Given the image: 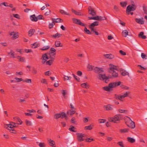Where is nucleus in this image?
<instances>
[{"instance_id": "20e7f679", "label": "nucleus", "mask_w": 147, "mask_h": 147, "mask_svg": "<svg viewBox=\"0 0 147 147\" xmlns=\"http://www.w3.org/2000/svg\"><path fill=\"white\" fill-rule=\"evenodd\" d=\"M136 6L134 3L131 5H129L127 7L126 12L128 15L130 14V12L131 11H133L136 10Z\"/></svg>"}, {"instance_id": "de8ad7c7", "label": "nucleus", "mask_w": 147, "mask_h": 147, "mask_svg": "<svg viewBox=\"0 0 147 147\" xmlns=\"http://www.w3.org/2000/svg\"><path fill=\"white\" fill-rule=\"evenodd\" d=\"M121 74L123 76H124L126 75H128L129 74L126 71H124L121 73Z\"/></svg>"}, {"instance_id": "3c124183", "label": "nucleus", "mask_w": 147, "mask_h": 147, "mask_svg": "<svg viewBox=\"0 0 147 147\" xmlns=\"http://www.w3.org/2000/svg\"><path fill=\"white\" fill-rule=\"evenodd\" d=\"M72 75L74 77L76 80L78 82H80V78H79L77 76H75L74 74H73Z\"/></svg>"}, {"instance_id": "2eb2a0df", "label": "nucleus", "mask_w": 147, "mask_h": 147, "mask_svg": "<svg viewBox=\"0 0 147 147\" xmlns=\"http://www.w3.org/2000/svg\"><path fill=\"white\" fill-rule=\"evenodd\" d=\"M89 14L92 16H94L96 14V12L91 7H89L88 8Z\"/></svg>"}, {"instance_id": "9b49d317", "label": "nucleus", "mask_w": 147, "mask_h": 147, "mask_svg": "<svg viewBox=\"0 0 147 147\" xmlns=\"http://www.w3.org/2000/svg\"><path fill=\"white\" fill-rule=\"evenodd\" d=\"M77 135V139L78 141L82 142L84 141V139L83 138L85 136V134L82 133H78Z\"/></svg>"}, {"instance_id": "0e129e2a", "label": "nucleus", "mask_w": 147, "mask_h": 147, "mask_svg": "<svg viewBox=\"0 0 147 147\" xmlns=\"http://www.w3.org/2000/svg\"><path fill=\"white\" fill-rule=\"evenodd\" d=\"M117 144H118L121 147H124L123 144V143L122 142H117Z\"/></svg>"}, {"instance_id": "79ce46f5", "label": "nucleus", "mask_w": 147, "mask_h": 147, "mask_svg": "<svg viewBox=\"0 0 147 147\" xmlns=\"http://www.w3.org/2000/svg\"><path fill=\"white\" fill-rule=\"evenodd\" d=\"M25 123L26 125L27 126H31L32 125V123L30 121L26 120Z\"/></svg>"}, {"instance_id": "f8f14e48", "label": "nucleus", "mask_w": 147, "mask_h": 147, "mask_svg": "<svg viewBox=\"0 0 147 147\" xmlns=\"http://www.w3.org/2000/svg\"><path fill=\"white\" fill-rule=\"evenodd\" d=\"M94 72L97 73H100L103 72V70L102 68L96 67L93 69Z\"/></svg>"}, {"instance_id": "c9c22d12", "label": "nucleus", "mask_w": 147, "mask_h": 147, "mask_svg": "<svg viewBox=\"0 0 147 147\" xmlns=\"http://www.w3.org/2000/svg\"><path fill=\"white\" fill-rule=\"evenodd\" d=\"M60 13L62 14H64L67 16H70V14L69 13H67L64 10L62 9L60 10Z\"/></svg>"}, {"instance_id": "a878e982", "label": "nucleus", "mask_w": 147, "mask_h": 147, "mask_svg": "<svg viewBox=\"0 0 147 147\" xmlns=\"http://www.w3.org/2000/svg\"><path fill=\"white\" fill-rule=\"evenodd\" d=\"M71 11L72 12L76 15L79 16L82 15V14L80 12L77 11L75 10H74L73 9H72Z\"/></svg>"}, {"instance_id": "69168bd1", "label": "nucleus", "mask_w": 147, "mask_h": 147, "mask_svg": "<svg viewBox=\"0 0 147 147\" xmlns=\"http://www.w3.org/2000/svg\"><path fill=\"white\" fill-rule=\"evenodd\" d=\"M119 52L120 53L123 55H126V53L122 51V50H120Z\"/></svg>"}, {"instance_id": "680f3d73", "label": "nucleus", "mask_w": 147, "mask_h": 147, "mask_svg": "<svg viewBox=\"0 0 147 147\" xmlns=\"http://www.w3.org/2000/svg\"><path fill=\"white\" fill-rule=\"evenodd\" d=\"M141 56L142 58L143 59H147L146 58V57H147L146 55L143 53H141Z\"/></svg>"}, {"instance_id": "1a4fd4ad", "label": "nucleus", "mask_w": 147, "mask_h": 147, "mask_svg": "<svg viewBox=\"0 0 147 147\" xmlns=\"http://www.w3.org/2000/svg\"><path fill=\"white\" fill-rule=\"evenodd\" d=\"M72 20L73 21V23L75 24L81 25L82 26H85L86 24L82 23L81 22L80 20L75 18H73L72 19Z\"/></svg>"}, {"instance_id": "13d9d810", "label": "nucleus", "mask_w": 147, "mask_h": 147, "mask_svg": "<svg viewBox=\"0 0 147 147\" xmlns=\"http://www.w3.org/2000/svg\"><path fill=\"white\" fill-rule=\"evenodd\" d=\"M38 146L39 147H45V144L44 143L40 142L38 144Z\"/></svg>"}, {"instance_id": "6e6d98bb", "label": "nucleus", "mask_w": 147, "mask_h": 147, "mask_svg": "<svg viewBox=\"0 0 147 147\" xmlns=\"http://www.w3.org/2000/svg\"><path fill=\"white\" fill-rule=\"evenodd\" d=\"M94 66L91 65H88V68L89 70H93L94 69Z\"/></svg>"}, {"instance_id": "39448f33", "label": "nucleus", "mask_w": 147, "mask_h": 147, "mask_svg": "<svg viewBox=\"0 0 147 147\" xmlns=\"http://www.w3.org/2000/svg\"><path fill=\"white\" fill-rule=\"evenodd\" d=\"M98 78L100 80H105V82L107 83L109 81V79L111 78V77L106 76L105 74H99Z\"/></svg>"}, {"instance_id": "774afa93", "label": "nucleus", "mask_w": 147, "mask_h": 147, "mask_svg": "<svg viewBox=\"0 0 147 147\" xmlns=\"http://www.w3.org/2000/svg\"><path fill=\"white\" fill-rule=\"evenodd\" d=\"M106 120L104 119H101L99 120V122L100 123H103L105 122Z\"/></svg>"}, {"instance_id": "37998d69", "label": "nucleus", "mask_w": 147, "mask_h": 147, "mask_svg": "<svg viewBox=\"0 0 147 147\" xmlns=\"http://www.w3.org/2000/svg\"><path fill=\"white\" fill-rule=\"evenodd\" d=\"M32 48L34 49L37 48L38 45V43L36 42L32 44Z\"/></svg>"}, {"instance_id": "423d86ee", "label": "nucleus", "mask_w": 147, "mask_h": 147, "mask_svg": "<svg viewBox=\"0 0 147 147\" xmlns=\"http://www.w3.org/2000/svg\"><path fill=\"white\" fill-rule=\"evenodd\" d=\"M130 94V92L129 91H127L126 92L124 93L122 95H118L115 94V98L117 99H118L120 100H122L124 98L128 97L129 95Z\"/></svg>"}, {"instance_id": "7c9ffc66", "label": "nucleus", "mask_w": 147, "mask_h": 147, "mask_svg": "<svg viewBox=\"0 0 147 147\" xmlns=\"http://www.w3.org/2000/svg\"><path fill=\"white\" fill-rule=\"evenodd\" d=\"M144 32H140L138 35L139 37H141L142 39H145L146 38V36L144 35Z\"/></svg>"}, {"instance_id": "c85d7f7f", "label": "nucleus", "mask_w": 147, "mask_h": 147, "mask_svg": "<svg viewBox=\"0 0 147 147\" xmlns=\"http://www.w3.org/2000/svg\"><path fill=\"white\" fill-rule=\"evenodd\" d=\"M129 131V129L127 128L121 129L119 130V131L121 133H124L128 132Z\"/></svg>"}, {"instance_id": "bf43d9fd", "label": "nucleus", "mask_w": 147, "mask_h": 147, "mask_svg": "<svg viewBox=\"0 0 147 147\" xmlns=\"http://www.w3.org/2000/svg\"><path fill=\"white\" fill-rule=\"evenodd\" d=\"M3 5L5 7H8V4L6 2H2L0 4V6H1L2 5Z\"/></svg>"}, {"instance_id": "4be33fe9", "label": "nucleus", "mask_w": 147, "mask_h": 147, "mask_svg": "<svg viewBox=\"0 0 147 147\" xmlns=\"http://www.w3.org/2000/svg\"><path fill=\"white\" fill-rule=\"evenodd\" d=\"M48 55L49 59L54 60L55 57V54L48 53Z\"/></svg>"}, {"instance_id": "aec40b11", "label": "nucleus", "mask_w": 147, "mask_h": 147, "mask_svg": "<svg viewBox=\"0 0 147 147\" xmlns=\"http://www.w3.org/2000/svg\"><path fill=\"white\" fill-rule=\"evenodd\" d=\"M7 128L9 130H11V132L13 133V131H14L13 130L11 129L14 127V126L13 125V123L9 124H7Z\"/></svg>"}, {"instance_id": "cd10ccee", "label": "nucleus", "mask_w": 147, "mask_h": 147, "mask_svg": "<svg viewBox=\"0 0 147 147\" xmlns=\"http://www.w3.org/2000/svg\"><path fill=\"white\" fill-rule=\"evenodd\" d=\"M76 111L74 110H68L67 112V114L70 115H72L75 113Z\"/></svg>"}, {"instance_id": "e433bc0d", "label": "nucleus", "mask_w": 147, "mask_h": 147, "mask_svg": "<svg viewBox=\"0 0 147 147\" xmlns=\"http://www.w3.org/2000/svg\"><path fill=\"white\" fill-rule=\"evenodd\" d=\"M15 119H16V121L18 122V123H17L19 125H21L22 123V122L21 120L19 118H16V117H15L14 118Z\"/></svg>"}, {"instance_id": "4c0bfd02", "label": "nucleus", "mask_w": 147, "mask_h": 147, "mask_svg": "<svg viewBox=\"0 0 147 147\" xmlns=\"http://www.w3.org/2000/svg\"><path fill=\"white\" fill-rule=\"evenodd\" d=\"M50 59V60L46 62L47 65H51L54 61V60H53L51 59Z\"/></svg>"}, {"instance_id": "a19ab883", "label": "nucleus", "mask_w": 147, "mask_h": 147, "mask_svg": "<svg viewBox=\"0 0 147 147\" xmlns=\"http://www.w3.org/2000/svg\"><path fill=\"white\" fill-rule=\"evenodd\" d=\"M127 4V2L126 1L121 2H120L121 6L123 7H125Z\"/></svg>"}, {"instance_id": "603ef678", "label": "nucleus", "mask_w": 147, "mask_h": 147, "mask_svg": "<svg viewBox=\"0 0 147 147\" xmlns=\"http://www.w3.org/2000/svg\"><path fill=\"white\" fill-rule=\"evenodd\" d=\"M85 141L86 142H90L92 141H94V140L93 138H87L85 139Z\"/></svg>"}, {"instance_id": "2f4dec72", "label": "nucleus", "mask_w": 147, "mask_h": 147, "mask_svg": "<svg viewBox=\"0 0 147 147\" xmlns=\"http://www.w3.org/2000/svg\"><path fill=\"white\" fill-rule=\"evenodd\" d=\"M128 32L127 30H123L122 33V35L123 36L126 37L128 35Z\"/></svg>"}, {"instance_id": "f3484780", "label": "nucleus", "mask_w": 147, "mask_h": 147, "mask_svg": "<svg viewBox=\"0 0 147 147\" xmlns=\"http://www.w3.org/2000/svg\"><path fill=\"white\" fill-rule=\"evenodd\" d=\"M18 33L17 32H11L10 34V36H12V37L15 39H16L19 37V35H18Z\"/></svg>"}, {"instance_id": "c756f323", "label": "nucleus", "mask_w": 147, "mask_h": 147, "mask_svg": "<svg viewBox=\"0 0 147 147\" xmlns=\"http://www.w3.org/2000/svg\"><path fill=\"white\" fill-rule=\"evenodd\" d=\"M55 46L56 47H62V45H61V43L60 42L59 40H56L55 43Z\"/></svg>"}, {"instance_id": "b1692460", "label": "nucleus", "mask_w": 147, "mask_h": 147, "mask_svg": "<svg viewBox=\"0 0 147 147\" xmlns=\"http://www.w3.org/2000/svg\"><path fill=\"white\" fill-rule=\"evenodd\" d=\"M30 19L33 22H36L38 20V19L34 14L30 16Z\"/></svg>"}, {"instance_id": "ddd939ff", "label": "nucleus", "mask_w": 147, "mask_h": 147, "mask_svg": "<svg viewBox=\"0 0 147 147\" xmlns=\"http://www.w3.org/2000/svg\"><path fill=\"white\" fill-rule=\"evenodd\" d=\"M113 106L111 105H105L104 108L106 111H111L113 109Z\"/></svg>"}, {"instance_id": "49530a36", "label": "nucleus", "mask_w": 147, "mask_h": 147, "mask_svg": "<svg viewBox=\"0 0 147 147\" xmlns=\"http://www.w3.org/2000/svg\"><path fill=\"white\" fill-rule=\"evenodd\" d=\"M64 80L65 81L68 80H70L71 79V77L70 76H64Z\"/></svg>"}, {"instance_id": "58836bf2", "label": "nucleus", "mask_w": 147, "mask_h": 147, "mask_svg": "<svg viewBox=\"0 0 147 147\" xmlns=\"http://www.w3.org/2000/svg\"><path fill=\"white\" fill-rule=\"evenodd\" d=\"M56 50L53 48H51L50 49V51L49 53H53L56 54Z\"/></svg>"}, {"instance_id": "864d4df0", "label": "nucleus", "mask_w": 147, "mask_h": 147, "mask_svg": "<svg viewBox=\"0 0 147 147\" xmlns=\"http://www.w3.org/2000/svg\"><path fill=\"white\" fill-rule=\"evenodd\" d=\"M18 59L20 61H24L25 60V58H24L20 56H18Z\"/></svg>"}, {"instance_id": "393cba45", "label": "nucleus", "mask_w": 147, "mask_h": 147, "mask_svg": "<svg viewBox=\"0 0 147 147\" xmlns=\"http://www.w3.org/2000/svg\"><path fill=\"white\" fill-rule=\"evenodd\" d=\"M136 21L138 23L141 24H144V21L142 19L136 18L135 19Z\"/></svg>"}, {"instance_id": "dca6fc26", "label": "nucleus", "mask_w": 147, "mask_h": 147, "mask_svg": "<svg viewBox=\"0 0 147 147\" xmlns=\"http://www.w3.org/2000/svg\"><path fill=\"white\" fill-rule=\"evenodd\" d=\"M47 141L50 146L53 147H55V146H54L55 144V142L53 140H51L50 138H48L47 139Z\"/></svg>"}, {"instance_id": "72a5a7b5", "label": "nucleus", "mask_w": 147, "mask_h": 147, "mask_svg": "<svg viewBox=\"0 0 147 147\" xmlns=\"http://www.w3.org/2000/svg\"><path fill=\"white\" fill-rule=\"evenodd\" d=\"M70 127L69 129V130L70 131L73 132H76V131L75 130L76 129L72 125H71L70 126Z\"/></svg>"}, {"instance_id": "7ed1b4c3", "label": "nucleus", "mask_w": 147, "mask_h": 147, "mask_svg": "<svg viewBox=\"0 0 147 147\" xmlns=\"http://www.w3.org/2000/svg\"><path fill=\"white\" fill-rule=\"evenodd\" d=\"M98 22L97 21H95L92 23L89 26V28L91 31L94 32L96 35H99L98 33L96 31V29L94 28L95 26H98Z\"/></svg>"}, {"instance_id": "8fccbe9b", "label": "nucleus", "mask_w": 147, "mask_h": 147, "mask_svg": "<svg viewBox=\"0 0 147 147\" xmlns=\"http://www.w3.org/2000/svg\"><path fill=\"white\" fill-rule=\"evenodd\" d=\"M37 73V71L36 69L34 67H32V73L34 74H36Z\"/></svg>"}, {"instance_id": "ea45409f", "label": "nucleus", "mask_w": 147, "mask_h": 147, "mask_svg": "<svg viewBox=\"0 0 147 147\" xmlns=\"http://www.w3.org/2000/svg\"><path fill=\"white\" fill-rule=\"evenodd\" d=\"M84 129L86 130H91L92 129V125H90L88 126H86L85 127Z\"/></svg>"}, {"instance_id": "5fc2aeb1", "label": "nucleus", "mask_w": 147, "mask_h": 147, "mask_svg": "<svg viewBox=\"0 0 147 147\" xmlns=\"http://www.w3.org/2000/svg\"><path fill=\"white\" fill-rule=\"evenodd\" d=\"M106 19V18L104 16L102 17L101 16H99V21L104 20Z\"/></svg>"}, {"instance_id": "6e6552de", "label": "nucleus", "mask_w": 147, "mask_h": 147, "mask_svg": "<svg viewBox=\"0 0 147 147\" xmlns=\"http://www.w3.org/2000/svg\"><path fill=\"white\" fill-rule=\"evenodd\" d=\"M126 117V119H127L128 121H130L129 125H128L126 122V123L127 125V126L131 128H134L135 127V123L134 122L132 121L131 118L128 117L127 116Z\"/></svg>"}, {"instance_id": "a211bd4d", "label": "nucleus", "mask_w": 147, "mask_h": 147, "mask_svg": "<svg viewBox=\"0 0 147 147\" xmlns=\"http://www.w3.org/2000/svg\"><path fill=\"white\" fill-rule=\"evenodd\" d=\"M52 20L53 21V23H54V24H55V23L62 22H63V20L60 18H52Z\"/></svg>"}, {"instance_id": "f257e3e1", "label": "nucleus", "mask_w": 147, "mask_h": 147, "mask_svg": "<svg viewBox=\"0 0 147 147\" xmlns=\"http://www.w3.org/2000/svg\"><path fill=\"white\" fill-rule=\"evenodd\" d=\"M110 69L109 71L112 73V76L114 78L117 77L118 76V71L116 69V66L112 64H110Z\"/></svg>"}, {"instance_id": "c03bdc74", "label": "nucleus", "mask_w": 147, "mask_h": 147, "mask_svg": "<svg viewBox=\"0 0 147 147\" xmlns=\"http://www.w3.org/2000/svg\"><path fill=\"white\" fill-rule=\"evenodd\" d=\"M118 111L120 113H126L127 112V110H126L121 109H120L118 110Z\"/></svg>"}, {"instance_id": "f03ea898", "label": "nucleus", "mask_w": 147, "mask_h": 147, "mask_svg": "<svg viewBox=\"0 0 147 147\" xmlns=\"http://www.w3.org/2000/svg\"><path fill=\"white\" fill-rule=\"evenodd\" d=\"M122 118V115L121 114H117L113 117L109 118L108 120L111 122L117 123V121L120 120Z\"/></svg>"}, {"instance_id": "6ab92c4d", "label": "nucleus", "mask_w": 147, "mask_h": 147, "mask_svg": "<svg viewBox=\"0 0 147 147\" xmlns=\"http://www.w3.org/2000/svg\"><path fill=\"white\" fill-rule=\"evenodd\" d=\"M112 88L111 86L110 83L108 85V86H105L103 88V89L106 91H110L111 90Z\"/></svg>"}, {"instance_id": "e2e57ef3", "label": "nucleus", "mask_w": 147, "mask_h": 147, "mask_svg": "<svg viewBox=\"0 0 147 147\" xmlns=\"http://www.w3.org/2000/svg\"><path fill=\"white\" fill-rule=\"evenodd\" d=\"M49 48V46H45L43 47L41 49L42 50H46L48 49Z\"/></svg>"}, {"instance_id": "5701e85b", "label": "nucleus", "mask_w": 147, "mask_h": 147, "mask_svg": "<svg viewBox=\"0 0 147 147\" xmlns=\"http://www.w3.org/2000/svg\"><path fill=\"white\" fill-rule=\"evenodd\" d=\"M35 30L34 29H30L28 32V35L29 36H31L35 32Z\"/></svg>"}, {"instance_id": "473e14b6", "label": "nucleus", "mask_w": 147, "mask_h": 147, "mask_svg": "<svg viewBox=\"0 0 147 147\" xmlns=\"http://www.w3.org/2000/svg\"><path fill=\"white\" fill-rule=\"evenodd\" d=\"M81 86L83 88H89L88 85H87V83H83L81 84Z\"/></svg>"}, {"instance_id": "4d7b16f0", "label": "nucleus", "mask_w": 147, "mask_h": 147, "mask_svg": "<svg viewBox=\"0 0 147 147\" xmlns=\"http://www.w3.org/2000/svg\"><path fill=\"white\" fill-rule=\"evenodd\" d=\"M23 82L29 83H30L31 82V80L30 79H27L25 80H23Z\"/></svg>"}, {"instance_id": "338daca9", "label": "nucleus", "mask_w": 147, "mask_h": 147, "mask_svg": "<svg viewBox=\"0 0 147 147\" xmlns=\"http://www.w3.org/2000/svg\"><path fill=\"white\" fill-rule=\"evenodd\" d=\"M13 16L15 18L18 19H20V17L19 15L17 14H13Z\"/></svg>"}, {"instance_id": "bb28decb", "label": "nucleus", "mask_w": 147, "mask_h": 147, "mask_svg": "<svg viewBox=\"0 0 147 147\" xmlns=\"http://www.w3.org/2000/svg\"><path fill=\"white\" fill-rule=\"evenodd\" d=\"M127 141L129 142L133 143L135 142V140L132 138L128 137L127 138Z\"/></svg>"}, {"instance_id": "f704fd0d", "label": "nucleus", "mask_w": 147, "mask_h": 147, "mask_svg": "<svg viewBox=\"0 0 147 147\" xmlns=\"http://www.w3.org/2000/svg\"><path fill=\"white\" fill-rule=\"evenodd\" d=\"M62 36V34L57 33L55 35H52V36L54 38H59L61 37Z\"/></svg>"}, {"instance_id": "0eeeda50", "label": "nucleus", "mask_w": 147, "mask_h": 147, "mask_svg": "<svg viewBox=\"0 0 147 147\" xmlns=\"http://www.w3.org/2000/svg\"><path fill=\"white\" fill-rule=\"evenodd\" d=\"M67 117V116L64 112H62L61 113H57L54 115V118L56 119L61 118H63Z\"/></svg>"}, {"instance_id": "4468645a", "label": "nucleus", "mask_w": 147, "mask_h": 147, "mask_svg": "<svg viewBox=\"0 0 147 147\" xmlns=\"http://www.w3.org/2000/svg\"><path fill=\"white\" fill-rule=\"evenodd\" d=\"M121 82H113L110 83L112 88L121 85Z\"/></svg>"}, {"instance_id": "a18cd8bd", "label": "nucleus", "mask_w": 147, "mask_h": 147, "mask_svg": "<svg viewBox=\"0 0 147 147\" xmlns=\"http://www.w3.org/2000/svg\"><path fill=\"white\" fill-rule=\"evenodd\" d=\"M84 30V32L87 34H91L92 33L90 32V30L87 28L86 27H85Z\"/></svg>"}, {"instance_id": "09e8293b", "label": "nucleus", "mask_w": 147, "mask_h": 147, "mask_svg": "<svg viewBox=\"0 0 147 147\" xmlns=\"http://www.w3.org/2000/svg\"><path fill=\"white\" fill-rule=\"evenodd\" d=\"M14 52L12 50H10V52L9 53V54L13 58H15V57L14 54Z\"/></svg>"}, {"instance_id": "052dcab7", "label": "nucleus", "mask_w": 147, "mask_h": 147, "mask_svg": "<svg viewBox=\"0 0 147 147\" xmlns=\"http://www.w3.org/2000/svg\"><path fill=\"white\" fill-rule=\"evenodd\" d=\"M63 95L65 97V95L67 94V91L65 90H63L61 92Z\"/></svg>"}, {"instance_id": "412c9836", "label": "nucleus", "mask_w": 147, "mask_h": 147, "mask_svg": "<svg viewBox=\"0 0 147 147\" xmlns=\"http://www.w3.org/2000/svg\"><path fill=\"white\" fill-rule=\"evenodd\" d=\"M104 56L106 58L110 59H112L114 57V56L111 54H105L104 55Z\"/></svg>"}, {"instance_id": "9d476101", "label": "nucleus", "mask_w": 147, "mask_h": 147, "mask_svg": "<svg viewBox=\"0 0 147 147\" xmlns=\"http://www.w3.org/2000/svg\"><path fill=\"white\" fill-rule=\"evenodd\" d=\"M49 59L48 55L45 53L43 55L42 57L41 58V59L42 60V64H44L47 61V59Z\"/></svg>"}]
</instances>
